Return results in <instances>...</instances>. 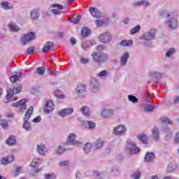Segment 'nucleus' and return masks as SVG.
I'll use <instances>...</instances> for the list:
<instances>
[{"instance_id": "nucleus-1", "label": "nucleus", "mask_w": 179, "mask_h": 179, "mask_svg": "<svg viewBox=\"0 0 179 179\" xmlns=\"http://www.w3.org/2000/svg\"><path fill=\"white\" fill-rule=\"evenodd\" d=\"M92 57L94 62L96 64H104V62H107L108 59V55L104 52H94L92 54Z\"/></svg>"}, {"instance_id": "nucleus-2", "label": "nucleus", "mask_w": 179, "mask_h": 179, "mask_svg": "<svg viewBox=\"0 0 179 179\" xmlns=\"http://www.w3.org/2000/svg\"><path fill=\"white\" fill-rule=\"evenodd\" d=\"M126 150L130 155H138L141 152V149L131 139H128L127 141Z\"/></svg>"}, {"instance_id": "nucleus-3", "label": "nucleus", "mask_w": 179, "mask_h": 179, "mask_svg": "<svg viewBox=\"0 0 179 179\" xmlns=\"http://www.w3.org/2000/svg\"><path fill=\"white\" fill-rule=\"evenodd\" d=\"M36 38V34L34 32H29L25 35L22 36L20 39V43L22 45H26V44H29L30 41L34 40Z\"/></svg>"}, {"instance_id": "nucleus-4", "label": "nucleus", "mask_w": 179, "mask_h": 179, "mask_svg": "<svg viewBox=\"0 0 179 179\" xmlns=\"http://www.w3.org/2000/svg\"><path fill=\"white\" fill-rule=\"evenodd\" d=\"M143 40H146L147 41H150L152 40H156V29H152L149 31L145 32L142 36Z\"/></svg>"}, {"instance_id": "nucleus-5", "label": "nucleus", "mask_w": 179, "mask_h": 179, "mask_svg": "<svg viewBox=\"0 0 179 179\" xmlns=\"http://www.w3.org/2000/svg\"><path fill=\"white\" fill-rule=\"evenodd\" d=\"M27 101H29V100L26 99H20V101L13 103L12 106L13 107L19 108L20 111H24L27 108V106H26Z\"/></svg>"}, {"instance_id": "nucleus-6", "label": "nucleus", "mask_w": 179, "mask_h": 179, "mask_svg": "<svg viewBox=\"0 0 179 179\" xmlns=\"http://www.w3.org/2000/svg\"><path fill=\"white\" fill-rule=\"evenodd\" d=\"M91 90L92 93H98L99 88V80L95 78H92L90 81Z\"/></svg>"}, {"instance_id": "nucleus-7", "label": "nucleus", "mask_w": 179, "mask_h": 179, "mask_svg": "<svg viewBox=\"0 0 179 179\" xmlns=\"http://www.w3.org/2000/svg\"><path fill=\"white\" fill-rule=\"evenodd\" d=\"M111 34L110 32H104L99 36V41L101 43H108L111 41Z\"/></svg>"}, {"instance_id": "nucleus-8", "label": "nucleus", "mask_w": 179, "mask_h": 179, "mask_svg": "<svg viewBox=\"0 0 179 179\" xmlns=\"http://www.w3.org/2000/svg\"><path fill=\"white\" fill-rule=\"evenodd\" d=\"M166 23L168 24V27L169 29H177L178 27V20L176 17H172L169 19V20L166 21Z\"/></svg>"}, {"instance_id": "nucleus-9", "label": "nucleus", "mask_w": 179, "mask_h": 179, "mask_svg": "<svg viewBox=\"0 0 179 179\" xmlns=\"http://www.w3.org/2000/svg\"><path fill=\"white\" fill-rule=\"evenodd\" d=\"M125 132H127V127L122 124L117 126L113 130V134L115 135H124Z\"/></svg>"}, {"instance_id": "nucleus-10", "label": "nucleus", "mask_w": 179, "mask_h": 179, "mask_svg": "<svg viewBox=\"0 0 179 179\" xmlns=\"http://www.w3.org/2000/svg\"><path fill=\"white\" fill-rule=\"evenodd\" d=\"M73 113V108H66L62 109L58 112V115L59 117H66V115H71V114Z\"/></svg>"}, {"instance_id": "nucleus-11", "label": "nucleus", "mask_w": 179, "mask_h": 179, "mask_svg": "<svg viewBox=\"0 0 179 179\" xmlns=\"http://www.w3.org/2000/svg\"><path fill=\"white\" fill-rule=\"evenodd\" d=\"M45 114H50L51 111H54V102L52 101H48L44 107Z\"/></svg>"}, {"instance_id": "nucleus-12", "label": "nucleus", "mask_w": 179, "mask_h": 179, "mask_svg": "<svg viewBox=\"0 0 179 179\" xmlns=\"http://www.w3.org/2000/svg\"><path fill=\"white\" fill-rule=\"evenodd\" d=\"M101 115L103 118H111L114 115V110L113 109H104L101 112Z\"/></svg>"}, {"instance_id": "nucleus-13", "label": "nucleus", "mask_w": 179, "mask_h": 179, "mask_svg": "<svg viewBox=\"0 0 179 179\" xmlns=\"http://www.w3.org/2000/svg\"><path fill=\"white\" fill-rule=\"evenodd\" d=\"M129 59V53H128V52H124L120 57V66H125L128 63Z\"/></svg>"}, {"instance_id": "nucleus-14", "label": "nucleus", "mask_w": 179, "mask_h": 179, "mask_svg": "<svg viewBox=\"0 0 179 179\" xmlns=\"http://www.w3.org/2000/svg\"><path fill=\"white\" fill-rule=\"evenodd\" d=\"M90 12L93 17H96V19L101 17V13L96 8L91 7L90 8Z\"/></svg>"}, {"instance_id": "nucleus-15", "label": "nucleus", "mask_w": 179, "mask_h": 179, "mask_svg": "<svg viewBox=\"0 0 179 179\" xmlns=\"http://www.w3.org/2000/svg\"><path fill=\"white\" fill-rule=\"evenodd\" d=\"M152 137L155 142H159L160 141V133L159 132V129L155 127L152 129Z\"/></svg>"}, {"instance_id": "nucleus-16", "label": "nucleus", "mask_w": 179, "mask_h": 179, "mask_svg": "<svg viewBox=\"0 0 179 179\" xmlns=\"http://www.w3.org/2000/svg\"><path fill=\"white\" fill-rule=\"evenodd\" d=\"M178 169V164L176 163V162H172L169 164L167 166V171L168 173H173V171H176Z\"/></svg>"}, {"instance_id": "nucleus-17", "label": "nucleus", "mask_w": 179, "mask_h": 179, "mask_svg": "<svg viewBox=\"0 0 179 179\" xmlns=\"http://www.w3.org/2000/svg\"><path fill=\"white\" fill-rule=\"evenodd\" d=\"M156 159V155L153 152H147L145 154L144 162H152Z\"/></svg>"}, {"instance_id": "nucleus-18", "label": "nucleus", "mask_w": 179, "mask_h": 179, "mask_svg": "<svg viewBox=\"0 0 179 179\" xmlns=\"http://www.w3.org/2000/svg\"><path fill=\"white\" fill-rule=\"evenodd\" d=\"M86 92V85L82 83H79L76 88V92L78 94H82V93H85Z\"/></svg>"}, {"instance_id": "nucleus-19", "label": "nucleus", "mask_w": 179, "mask_h": 179, "mask_svg": "<svg viewBox=\"0 0 179 179\" xmlns=\"http://www.w3.org/2000/svg\"><path fill=\"white\" fill-rule=\"evenodd\" d=\"M54 47V43L51 41L46 42L42 49V52H48Z\"/></svg>"}, {"instance_id": "nucleus-20", "label": "nucleus", "mask_w": 179, "mask_h": 179, "mask_svg": "<svg viewBox=\"0 0 179 179\" xmlns=\"http://www.w3.org/2000/svg\"><path fill=\"white\" fill-rule=\"evenodd\" d=\"M1 9L4 10H10V9H13V6L8 1H2L0 3Z\"/></svg>"}, {"instance_id": "nucleus-21", "label": "nucleus", "mask_w": 179, "mask_h": 179, "mask_svg": "<svg viewBox=\"0 0 179 179\" xmlns=\"http://www.w3.org/2000/svg\"><path fill=\"white\" fill-rule=\"evenodd\" d=\"M81 122L85 125L86 128H88V129H94V128H96V123L92 120H89L87 122L82 120Z\"/></svg>"}, {"instance_id": "nucleus-22", "label": "nucleus", "mask_w": 179, "mask_h": 179, "mask_svg": "<svg viewBox=\"0 0 179 179\" xmlns=\"http://www.w3.org/2000/svg\"><path fill=\"white\" fill-rule=\"evenodd\" d=\"M33 115V106H30L25 113L24 117L23 118L24 121H29L30 117Z\"/></svg>"}, {"instance_id": "nucleus-23", "label": "nucleus", "mask_w": 179, "mask_h": 179, "mask_svg": "<svg viewBox=\"0 0 179 179\" xmlns=\"http://www.w3.org/2000/svg\"><path fill=\"white\" fill-rule=\"evenodd\" d=\"M143 107H144V108L143 109V111H144V113H152V111H153L156 108V106L152 104H144Z\"/></svg>"}, {"instance_id": "nucleus-24", "label": "nucleus", "mask_w": 179, "mask_h": 179, "mask_svg": "<svg viewBox=\"0 0 179 179\" xmlns=\"http://www.w3.org/2000/svg\"><path fill=\"white\" fill-rule=\"evenodd\" d=\"M8 29L10 30V31L15 32H17L20 30V28H19V27H17V25H16V24H15L13 22H10L8 24Z\"/></svg>"}, {"instance_id": "nucleus-25", "label": "nucleus", "mask_w": 179, "mask_h": 179, "mask_svg": "<svg viewBox=\"0 0 179 179\" xmlns=\"http://www.w3.org/2000/svg\"><path fill=\"white\" fill-rule=\"evenodd\" d=\"M22 76L20 73L14 72L13 75L10 78V80L12 83H15L17 80H19V78Z\"/></svg>"}, {"instance_id": "nucleus-26", "label": "nucleus", "mask_w": 179, "mask_h": 179, "mask_svg": "<svg viewBox=\"0 0 179 179\" xmlns=\"http://www.w3.org/2000/svg\"><path fill=\"white\" fill-rule=\"evenodd\" d=\"M80 19H82V16L80 15H78L77 16L70 17L69 22L73 23L74 24H78V23H79V22H80Z\"/></svg>"}, {"instance_id": "nucleus-27", "label": "nucleus", "mask_w": 179, "mask_h": 179, "mask_svg": "<svg viewBox=\"0 0 179 179\" xmlns=\"http://www.w3.org/2000/svg\"><path fill=\"white\" fill-rule=\"evenodd\" d=\"M80 111L82 113V114L83 115H85V117H90V110H89V107L87 106H83L81 108H80Z\"/></svg>"}, {"instance_id": "nucleus-28", "label": "nucleus", "mask_w": 179, "mask_h": 179, "mask_svg": "<svg viewBox=\"0 0 179 179\" xmlns=\"http://www.w3.org/2000/svg\"><path fill=\"white\" fill-rule=\"evenodd\" d=\"M75 139H76V135L73 134H70L66 138V143H70L71 145H72Z\"/></svg>"}, {"instance_id": "nucleus-29", "label": "nucleus", "mask_w": 179, "mask_h": 179, "mask_svg": "<svg viewBox=\"0 0 179 179\" xmlns=\"http://www.w3.org/2000/svg\"><path fill=\"white\" fill-rule=\"evenodd\" d=\"M15 142H16V137H15V136H10L6 140V143H7V145H9V146H13Z\"/></svg>"}, {"instance_id": "nucleus-30", "label": "nucleus", "mask_w": 179, "mask_h": 179, "mask_svg": "<svg viewBox=\"0 0 179 179\" xmlns=\"http://www.w3.org/2000/svg\"><path fill=\"white\" fill-rule=\"evenodd\" d=\"M40 17V12H38V10L34 9L31 11V18L34 19H38Z\"/></svg>"}, {"instance_id": "nucleus-31", "label": "nucleus", "mask_w": 179, "mask_h": 179, "mask_svg": "<svg viewBox=\"0 0 179 179\" xmlns=\"http://www.w3.org/2000/svg\"><path fill=\"white\" fill-rule=\"evenodd\" d=\"M141 5H143V6H149L150 3L144 0L133 3L134 6H141Z\"/></svg>"}, {"instance_id": "nucleus-32", "label": "nucleus", "mask_w": 179, "mask_h": 179, "mask_svg": "<svg viewBox=\"0 0 179 179\" xmlns=\"http://www.w3.org/2000/svg\"><path fill=\"white\" fill-rule=\"evenodd\" d=\"M150 76H151L152 78H155V79H162V78H163V73L157 71H154L150 73Z\"/></svg>"}, {"instance_id": "nucleus-33", "label": "nucleus", "mask_w": 179, "mask_h": 179, "mask_svg": "<svg viewBox=\"0 0 179 179\" xmlns=\"http://www.w3.org/2000/svg\"><path fill=\"white\" fill-rule=\"evenodd\" d=\"M41 162H43L41 159L35 158L31 162V167H38L39 164H41Z\"/></svg>"}, {"instance_id": "nucleus-34", "label": "nucleus", "mask_w": 179, "mask_h": 179, "mask_svg": "<svg viewBox=\"0 0 179 179\" xmlns=\"http://www.w3.org/2000/svg\"><path fill=\"white\" fill-rule=\"evenodd\" d=\"M134 44V42L132 40H127V41H122L120 43V45L122 47H131Z\"/></svg>"}, {"instance_id": "nucleus-35", "label": "nucleus", "mask_w": 179, "mask_h": 179, "mask_svg": "<svg viewBox=\"0 0 179 179\" xmlns=\"http://www.w3.org/2000/svg\"><path fill=\"white\" fill-rule=\"evenodd\" d=\"M138 139L140 141V142L143 143L144 145H148V139L146 138V135L144 134H140L138 136Z\"/></svg>"}, {"instance_id": "nucleus-36", "label": "nucleus", "mask_w": 179, "mask_h": 179, "mask_svg": "<svg viewBox=\"0 0 179 179\" xmlns=\"http://www.w3.org/2000/svg\"><path fill=\"white\" fill-rule=\"evenodd\" d=\"M22 127L26 131H31V123L29 120H24Z\"/></svg>"}, {"instance_id": "nucleus-37", "label": "nucleus", "mask_w": 179, "mask_h": 179, "mask_svg": "<svg viewBox=\"0 0 179 179\" xmlns=\"http://www.w3.org/2000/svg\"><path fill=\"white\" fill-rule=\"evenodd\" d=\"M94 146L95 149H100L104 146V141L103 140H97L94 143Z\"/></svg>"}, {"instance_id": "nucleus-38", "label": "nucleus", "mask_w": 179, "mask_h": 179, "mask_svg": "<svg viewBox=\"0 0 179 179\" xmlns=\"http://www.w3.org/2000/svg\"><path fill=\"white\" fill-rule=\"evenodd\" d=\"M160 121L162 124H169V125H173L172 120H171L170 118L167 117H162L160 118Z\"/></svg>"}, {"instance_id": "nucleus-39", "label": "nucleus", "mask_w": 179, "mask_h": 179, "mask_svg": "<svg viewBox=\"0 0 179 179\" xmlns=\"http://www.w3.org/2000/svg\"><path fill=\"white\" fill-rule=\"evenodd\" d=\"M55 153L59 156H61V155H64V153H65V147L59 145L55 150Z\"/></svg>"}, {"instance_id": "nucleus-40", "label": "nucleus", "mask_w": 179, "mask_h": 179, "mask_svg": "<svg viewBox=\"0 0 179 179\" xmlns=\"http://www.w3.org/2000/svg\"><path fill=\"white\" fill-rule=\"evenodd\" d=\"M81 34L83 37H88L90 34V30L89 28L84 27L81 30Z\"/></svg>"}, {"instance_id": "nucleus-41", "label": "nucleus", "mask_w": 179, "mask_h": 179, "mask_svg": "<svg viewBox=\"0 0 179 179\" xmlns=\"http://www.w3.org/2000/svg\"><path fill=\"white\" fill-rule=\"evenodd\" d=\"M174 54H176V49L172 48L166 51V57L167 58H170V57H173V55H174Z\"/></svg>"}, {"instance_id": "nucleus-42", "label": "nucleus", "mask_w": 179, "mask_h": 179, "mask_svg": "<svg viewBox=\"0 0 179 179\" xmlns=\"http://www.w3.org/2000/svg\"><path fill=\"white\" fill-rule=\"evenodd\" d=\"M91 149H92V143H87L85 145H84L83 150L85 153H86L87 155V153H89V152H90Z\"/></svg>"}, {"instance_id": "nucleus-43", "label": "nucleus", "mask_w": 179, "mask_h": 179, "mask_svg": "<svg viewBox=\"0 0 179 179\" xmlns=\"http://www.w3.org/2000/svg\"><path fill=\"white\" fill-rule=\"evenodd\" d=\"M13 94H15L13 89L7 90V95L6 96L7 100H10L13 97Z\"/></svg>"}, {"instance_id": "nucleus-44", "label": "nucleus", "mask_w": 179, "mask_h": 179, "mask_svg": "<svg viewBox=\"0 0 179 179\" xmlns=\"http://www.w3.org/2000/svg\"><path fill=\"white\" fill-rule=\"evenodd\" d=\"M45 150V146L43 145H37V152L39 155H44V150Z\"/></svg>"}, {"instance_id": "nucleus-45", "label": "nucleus", "mask_w": 179, "mask_h": 179, "mask_svg": "<svg viewBox=\"0 0 179 179\" xmlns=\"http://www.w3.org/2000/svg\"><path fill=\"white\" fill-rule=\"evenodd\" d=\"M139 31H141V25H137L130 30V34H136V33H139Z\"/></svg>"}, {"instance_id": "nucleus-46", "label": "nucleus", "mask_w": 179, "mask_h": 179, "mask_svg": "<svg viewBox=\"0 0 179 179\" xmlns=\"http://www.w3.org/2000/svg\"><path fill=\"white\" fill-rule=\"evenodd\" d=\"M152 96L149 94V92L143 94V101H148L150 102Z\"/></svg>"}, {"instance_id": "nucleus-47", "label": "nucleus", "mask_w": 179, "mask_h": 179, "mask_svg": "<svg viewBox=\"0 0 179 179\" xmlns=\"http://www.w3.org/2000/svg\"><path fill=\"white\" fill-rule=\"evenodd\" d=\"M128 100H129V101L131 103H138L139 101V99L134 95H129Z\"/></svg>"}, {"instance_id": "nucleus-48", "label": "nucleus", "mask_w": 179, "mask_h": 179, "mask_svg": "<svg viewBox=\"0 0 179 179\" xmlns=\"http://www.w3.org/2000/svg\"><path fill=\"white\" fill-rule=\"evenodd\" d=\"M161 16L162 17H166L167 19H169V17H171V16L173 15H171V13H169V11L164 10L161 12Z\"/></svg>"}, {"instance_id": "nucleus-49", "label": "nucleus", "mask_w": 179, "mask_h": 179, "mask_svg": "<svg viewBox=\"0 0 179 179\" xmlns=\"http://www.w3.org/2000/svg\"><path fill=\"white\" fill-rule=\"evenodd\" d=\"M36 73H38V75H44V73H45V68L43 66L37 68Z\"/></svg>"}, {"instance_id": "nucleus-50", "label": "nucleus", "mask_w": 179, "mask_h": 179, "mask_svg": "<svg viewBox=\"0 0 179 179\" xmlns=\"http://www.w3.org/2000/svg\"><path fill=\"white\" fill-rule=\"evenodd\" d=\"M22 89H23V86H22V85H20L18 87H13V92H14L15 94H17V93H20V92H22Z\"/></svg>"}, {"instance_id": "nucleus-51", "label": "nucleus", "mask_w": 179, "mask_h": 179, "mask_svg": "<svg viewBox=\"0 0 179 179\" xmlns=\"http://www.w3.org/2000/svg\"><path fill=\"white\" fill-rule=\"evenodd\" d=\"M55 96H56V97H58L59 99H64V94H62V92L61 90L55 91Z\"/></svg>"}, {"instance_id": "nucleus-52", "label": "nucleus", "mask_w": 179, "mask_h": 179, "mask_svg": "<svg viewBox=\"0 0 179 179\" xmlns=\"http://www.w3.org/2000/svg\"><path fill=\"white\" fill-rule=\"evenodd\" d=\"M96 76H98L99 78H103L104 76H108L107 71H106V70L101 71L98 74H96Z\"/></svg>"}, {"instance_id": "nucleus-53", "label": "nucleus", "mask_w": 179, "mask_h": 179, "mask_svg": "<svg viewBox=\"0 0 179 179\" xmlns=\"http://www.w3.org/2000/svg\"><path fill=\"white\" fill-rule=\"evenodd\" d=\"M95 23L98 27H101V26L104 24L105 22L103 20H95Z\"/></svg>"}, {"instance_id": "nucleus-54", "label": "nucleus", "mask_w": 179, "mask_h": 179, "mask_svg": "<svg viewBox=\"0 0 179 179\" xmlns=\"http://www.w3.org/2000/svg\"><path fill=\"white\" fill-rule=\"evenodd\" d=\"M0 124L1 125V127H3L5 129H6V128H8V122L6 120H0Z\"/></svg>"}, {"instance_id": "nucleus-55", "label": "nucleus", "mask_w": 179, "mask_h": 179, "mask_svg": "<svg viewBox=\"0 0 179 179\" xmlns=\"http://www.w3.org/2000/svg\"><path fill=\"white\" fill-rule=\"evenodd\" d=\"M106 45H99L96 47L97 51H99V52H101V51H104V50H106Z\"/></svg>"}, {"instance_id": "nucleus-56", "label": "nucleus", "mask_w": 179, "mask_h": 179, "mask_svg": "<svg viewBox=\"0 0 179 179\" xmlns=\"http://www.w3.org/2000/svg\"><path fill=\"white\" fill-rule=\"evenodd\" d=\"M73 146H82V145H83V143L79 141H76L75 140L74 142L71 144Z\"/></svg>"}, {"instance_id": "nucleus-57", "label": "nucleus", "mask_w": 179, "mask_h": 179, "mask_svg": "<svg viewBox=\"0 0 179 179\" xmlns=\"http://www.w3.org/2000/svg\"><path fill=\"white\" fill-rule=\"evenodd\" d=\"M131 177L134 179H139V178H141V173H139V172L134 173L131 175Z\"/></svg>"}, {"instance_id": "nucleus-58", "label": "nucleus", "mask_w": 179, "mask_h": 179, "mask_svg": "<svg viewBox=\"0 0 179 179\" xmlns=\"http://www.w3.org/2000/svg\"><path fill=\"white\" fill-rule=\"evenodd\" d=\"M59 164L62 167H66V166H69V161H63V162H60Z\"/></svg>"}, {"instance_id": "nucleus-59", "label": "nucleus", "mask_w": 179, "mask_h": 179, "mask_svg": "<svg viewBox=\"0 0 179 179\" xmlns=\"http://www.w3.org/2000/svg\"><path fill=\"white\" fill-rule=\"evenodd\" d=\"M34 50H35L34 47L27 48V52L28 55L34 54Z\"/></svg>"}, {"instance_id": "nucleus-60", "label": "nucleus", "mask_w": 179, "mask_h": 179, "mask_svg": "<svg viewBox=\"0 0 179 179\" xmlns=\"http://www.w3.org/2000/svg\"><path fill=\"white\" fill-rule=\"evenodd\" d=\"M46 179H55V175L54 173H49L45 176Z\"/></svg>"}, {"instance_id": "nucleus-61", "label": "nucleus", "mask_w": 179, "mask_h": 179, "mask_svg": "<svg viewBox=\"0 0 179 179\" xmlns=\"http://www.w3.org/2000/svg\"><path fill=\"white\" fill-rule=\"evenodd\" d=\"M22 171V166H18L15 169V171L14 173L15 176H19L20 174V172Z\"/></svg>"}, {"instance_id": "nucleus-62", "label": "nucleus", "mask_w": 179, "mask_h": 179, "mask_svg": "<svg viewBox=\"0 0 179 179\" xmlns=\"http://www.w3.org/2000/svg\"><path fill=\"white\" fill-rule=\"evenodd\" d=\"M82 47L84 50H86V48L90 47V42L87 41V42L83 43Z\"/></svg>"}, {"instance_id": "nucleus-63", "label": "nucleus", "mask_w": 179, "mask_h": 179, "mask_svg": "<svg viewBox=\"0 0 179 179\" xmlns=\"http://www.w3.org/2000/svg\"><path fill=\"white\" fill-rule=\"evenodd\" d=\"M1 164H9L10 162H9V159H8L6 158H3L1 160Z\"/></svg>"}, {"instance_id": "nucleus-64", "label": "nucleus", "mask_w": 179, "mask_h": 179, "mask_svg": "<svg viewBox=\"0 0 179 179\" xmlns=\"http://www.w3.org/2000/svg\"><path fill=\"white\" fill-rule=\"evenodd\" d=\"M174 141L176 142V143H179V131L176 133L174 138Z\"/></svg>"}]
</instances>
